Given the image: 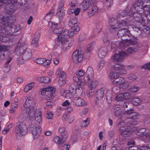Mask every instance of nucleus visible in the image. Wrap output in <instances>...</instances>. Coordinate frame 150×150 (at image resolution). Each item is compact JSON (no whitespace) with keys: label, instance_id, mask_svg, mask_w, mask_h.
Instances as JSON below:
<instances>
[{"label":"nucleus","instance_id":"obj_25","mask_svg":"<svg viewBox=\"0 0 150 150\" xmlns=\"http://www.w3.org/2000/svg\"><path fill=\"white\" fill-rule=\"evenodd\" d=\"M129 32V31L127 29L123 28L118 30L117 35L119 37H122L125 35H128Z\"/></svg>","mask_w":150,"mask_h":150},{"label":"nucleus","instance_id":"obj_7","mask_svg":"<svg viewBox=\"0 0 150 150\" xmlns=\"http://www.w3.org/2000/svg\"><path fill=\"white\" fill-rule=\"evenodd\" d=\"M59 79L58 83L60 86H62L66 83V76L65 72L63 71L62 69L59 68L56 73Z\"/></svg>","mask_w":150,"mask_h":150},{"label":"nucleus","instance_id":"obj_51","mask_svg":"<svg viewBox=\"0 0 150 150\" xmlns=\"http://www.w3.org/2000/svg\"><path fill=\"white\" fill-rule=\"evenodd\" d=\"M143 140L146 142H147L148 141H150V133L147 134V135H143L142 136Z\"/></svg>","mask_w":150,"mask_h":150},{"label":"nucleus","instance_id":"obj_12","mask_svg":"<svg viewBox=\"0 0 150 150\" xmlns=\"http://www.w3.org/2000/svg\"><path fill=\"white\" fill-rule=\"evenodd\" d=\"M20 45V44L18 42L15 50L16 53L18 55H23L26 51V45L24 43Z\"/></svg>","mask_w":150,"mask_h":150},{"label":"nucleus","instance_id":"obj_27","mask_svg":"<svg viewBox=\"0 0 150 150\" xmlns=\"http://www.w3.org/2000/svg\"><path fill=\"white\" fill-rule=\"evenodd\" d=\"M139 47L138 46H137L135 47H130L127 49V51L128 53L132 54L138 52L139 49Z\"/></svg>","mask_w":150,"mask_h":150},{"label":"nucleus","instance_id":"obj_3","mask_svg":"<svg viewBox=\"0 0 150 150\" xmlns=\"http://www.w3.org/2000/svg\"><path fill=\"white\" fill-rule=\"evenodd\" d=\"M69 33V31L68 30H65L60 36H58V39L57 44L61 47L63 52L66 51L69 47V42L67 39Z\"/></svg>","mask_w":150,"mask_h":150},{"label":"nucleus","instance_id":"obj_19","mask_svg":"<svg viewBox=\"0 0 150 150\" xmlns=\"http://www.w3.org/2000/svg\"><path fill=\"white\" fill-rule=\"evenodd\" d=\"M51 27L53 30V32L54 33L57 34H60L63 31L62 28L60 27H57V24H52Z\"/></svg>","mask_w":150,"mask_h":150},{"label":"nucleus","instance_id":"obj_22","mask_svg":"<svg viewBox=\"0 0 150 150\" xmlns=\"http://www.w3.org/2000/svg\"><path fill=\"white\" fill-rule=\"evenodd\" d=\"M125 68V65L122 64H116L113 66V69L115 71L124 70Z\"/></svg>","mask_w":150,"mask_h":150},{"label":"nucleus","instance_id":"obj_11","mask_svg":"<svg viewBox=\"0 0 150 150\" xmlns=\"http://www.w3.org/2000/svg\"><path fill=\"white\" fill-rule=\"evenodd\" d=\"M121 136H120V138L123 136L125 137L129 136L131 133L130 127L129 126H125L120 128Z\"/></svg>","mask_w":150,"mask_h":150},{"label":"nucleus","instance_id":"obj_5","mask_svg":"<svg viewBox=\"0 0 150 150\" xmlns=\"http://www.w3.org/2000/svg\"><path fill=\"white\" fill-rule=\"evenodd\" d=\"M129 21L127 18L122 20V21L120 22L118 24L119 27H116V25L118 22V21L114 18H112L109 21V25L111 28L116 31L118 30L120 28L126 25L128 23Z\"/></svg>","mask_w":150,"mask_h":150},{"label":"nucleus","instance_id":"obj_52","mask_svg":"<svg viewBox=\"0 0 150 150\" xmlns=\"http://www.w3.org/2000/svg\"><path fill=\"white\" fill-rule=\"evenodd\" d=\"M90 121L88 118L85 120H84L81 124V127H86L89 123Z\"/></svg>","mask_w":150,"mask_h":150},{"label":"nucleus","instance_id":"obj_61","mask_svg":"<svg viewBox=\"0 0 150 150\" xmlns=\"http://www.w3.org/2000/svg\"><path fill=\"white\" fill-rule=\"evenodd\" d=\"M7 50V47L6 46L0 44V52H4Z\"/></svg>","mask_w":150,"mask_h":150},{"label":"nucleus","instance_id":"obj_28","mask_svg":"<svg viewBox=\"0 0 150 150\" xmlns=\"http://www.w3.org/2000/svg\"><path fill=\"white\" fill-rule=\"evenodd\" d=\"M123 42L125 44V46H128L129 45H134L137 44V42L136 40L134 39H126L124 40Z\"/></svg>","mask_w":150,"mask_h":150},{"label":"nucleus","instance_id":"obj_63","mask_svg":"<svg viewBox=\"0 0 150 150\" xmlns=\"http://www.w3.org/2000/svg\"><path fill=\"white\" fill-rule=\"evenodd\" d=\"M40 36V33L38 32H36L34 35V38L33 39L37 40L38 41Z\"/></svg>","mask_w":150,"mask_h":150},{"label":"nucleus","instance_id":"obj_59","mask_svg":"<svg viewBox=\"0 0 150 150\" xmlns=\"http://www.w3.org/2000/svg\"><path fill=\"white\" fill-rule=\"evenodd\" d=\"M71 30L74 31L75 33H76L77 32L79 31L80 30L79 27L77 25H76V26H71Z\"/></svg>","mask_w":150,"mask_h":150},{"label":"nucleus","instance_id":"obj_40","mask_svg":"<svg viewBox=\"0 0 150 150\" xmlns=\"http://www.w3.org/2000/svg\"><path fill=\"white\" fill-rule=\"evenodd\" d=\"M95 45L94 42L90 43L87 47V50L86 52H90L93 49L94 46Z\"/></svg>","mask_w":150,"mask_h":150},{"label":"nucleus","instance_id":"obj_33","mask_svg":"<svg viewBox=\"0 0 150 150\" xmlns=\"http://www.w3.org/2000/svg\"><path fill=\"white\" fill-rule=\"evenodd\" d=\"M114 112L115 116L119 117L122 113V111L120 107L115 108L114 110Z\"/></svg>","mask_w":150,"mask_h":150},{"label":"nucleus","instance_id":"obj_14","mask_svg":"<svg viewBox=\"0 0 150 150\" xmlns=\"http://www.w3.org/2000/svg\"><path fill=\"white\" fill-rule=\"evenodd\" d=\"M41 129L39 126H35L32 128V133L33 138L35 139L38 138L41 132Z\"/></svg>","mask_w":150,"mask_h":150},{"label":"nucleus","instance_id":"obj_49","mask_svg":"<svg viewBox=\"0 0 150 150\" xmlns=\"http://www.w3.org/2000/svg\"><path fill=\"white\" fill-rule=\"evenodd\" d=\"M40 81L44 83H47L50 82V79L48 77H42L40 78Z\"/></svg>","mask_w":150,"mask_h":150},{"label":"nucleus","instance_id":"obj_29","mask_svg":"<svg viewBox=\"0 0 150 150\" xmlns=\"http://www.w3.org/2000/svg\"><path fill=\"white\" fill-rule=\"evenodd\" d=\"M98 11L97 7L96 6H93L91 8L90 11L88 13L89 17L97 14L98 12Z\"/></svg>","mask_w":150,"mask_h":150},{"label":"nucleus","instance_id":"obj_10","mask_svg":"<svg viewBox=\"0 0 150 150\" xmlns=\"http://www.w3.org/2000/svg\"><path fill=\"white\" fill-rule=\"evenodd\" d=\"M142 12H141V10L140 9L138 10H137V12H134L132 13L131 16H133L135 20L138 22H144V19L142 17Z\"/></svg>","mask_w":150,"mask_h":150},{"label":"nucleus","instance_id":"obj_60","mask_svg":"<svg viewBox=\"0 0 150 150\" xmlns=\"http://www.w3.org/2000/svg\"><path fill=\"white\" fill-rule=\"evenodd\" d=\"M124 96V99L126 100H127L130 98L131 97L130 94L129 93L126 92L124 94L123 93Z\"/></svg>","mask_w":150,"mask_h":150},{"label":"nucleus","instance_id":"obj_24","mask_svg":"<svg viewBox=\"0 0 150 150\" xmlns=\"http://www.w3.org/2000/svg\"><path fill=\"white\" fill-rule=\"evenodd\" d=\"M59 132L61 134V137L64 138V140H66L68 137L67 132L65 130L64 128L63 127H60L59 129Z\"/></svg>","mask_w":150,"mask_h":150},{"label":"nucleus","instance_id":"obj_56","mask_svg":"<svg viewBox=\"0 0 150 150\" xmlns=\"http://www.w3.org/2000/svg\"><path fill=\"white\" fill-rule=\"evenodd\" d=\"M53 114L50 111H47L45 115L46 117L49 119H52L53 118Z\"/></svg>","mask_w":150,"mask_h":150},{"label":"nucleus","instance_id":"obj_55","mask_svg":"<svg viewBox=\"0 0 150 150\" xmlns=\"http://www.w3.org/2000/svg\"><path fill=\"white\" fill-rule=\"evenodd\" d=\"M116 100H121L124 99L123 93H120L118 94L116 97Z\"/></svg>","mask_w":150,"mask_h":150},{"label":"nucleus","instance_id":"obj_26","mask_svg":"<svg viewBox=\"0 0 150 150\" xmlns=\"http://www.w3.org/2000/svg\"><path fill=\"white\" fill-rule=\"evenodd\" d=\"M42 114L41 112H39L36 114L35 116V122L37 124H38L41 122L42 121Z\"/></svg>","mask_w":150,"mask_h":150},{"label":"nucleus","instance_id":"obj_37","mask_svg":"<svg viewBox=\"0 0 150 150\" xmlns=\"http://www.w3.org/2000/svg\"><path fill=\"white\" fill-rule=\"evenodd\" d=\"M34 86L33 83L32 82L26 85L24 88V91L25 92H28L30 90H31L33 87Z\"/></svg>","mask_w":150,"mask_h":150},{"label":"nucleus","instance_id":"obj_43","mask_svg":"<svg viewBox=\"0 0 150 150\" xmlns=\"http://www.w3.org/2000/svg\"><path fill=\"white\" fill-rule=\"evenodd\" d=\"M73 94L72 93H71L69 90H66L65 91L64 97L67 98H70L72 97Z\"/></svg>","mask_w":150,"mask_h":150},{"label":"nucleus","instance_id":"obj_13","mask_svg":"<svg viewBox=\"0 0 150 150\" xmlns=\"http://www.w3.org/2000/svg\"><path fill=\"white\" fill-rule=\"evenodd\" d=\"M74 105L76 106H83L87 105L86 103L82 98L79 97L74 98L72 101Z\"/></svg>","mask_w":150,"mask_h":150},{"label":"nucleus","instance_id":"obj_53","mask_svg":"<svg viewBox=\"0 0 150 150\" xmlns=\"http://www.w3.org/2000/svg\"><path fill=\"white\" fill-rule=\"evenodd\" d=\"M132 114V116L130 117L129 116V118L135 120L137 119L139 115V114L136 112H133Z\"/></svg>","mask_w":150,"mask_h":150},{"label":"nucleus","instance_id":"obj_2","mask_svg":"<svg viewBox=\"0 0 150 150\" xmlns=\"http://www.w3.org/2000/svg\"><path fill=\"white\" fill-rule=\"evenodd\" d=\"M1 21L3 22V23L7 26L6 28V32L8 35H11L15 32H18L21 28V27L19 25H12L15 22L14 18L9 15L8 16H4L1 19Z\"/></svg>","mask_w":150,"mask_h":150},{"label":"nucleus","instance_id":"obj_42","mask_svg":"<svg viewBox=\"0 0 150 150\" xmlns=\"http://www.w3.org/2000/svg\"><path fill=\"white\" fill-rule=\"evenodd\" d=\"M47 93V94H50V93H53L54 94L55 91V89L54 87L53 86H49L45 88Z\"/></svg>","mask_w":150,"mask_h":150},{"label":"nucleus","instance_id":"obj_16","mask_svg":"<svg viewBox=\"0 0 150 150\" xmlns=\"http://www.w3.org/2000/svg\"><path fill=\"white\" fill-rule=\"evenodd\" d=\"M92 0H84L81 4L80 7L81 9L85 11L88 9L90 6Z\"/></svg>","mask_w":150,"mask_h":150},{"label":"nucleus","instance_id":"obj_23","mask_svg":"<svg viewBox=\"0 0 150 150\" xmlns=\"http://www.w3.org/2000/svg\"><path fill=\"white\" fill-rule=\"evenodd\" d=\"M26 128L25 125L23 124L17 125L15 129V132L23 133L24 130Z\"/></svg>","mask_w":150,"mask_h":150},{"label":"nucleus","instance_id":"obj_48","mask_svg":"<svg viewBox=\"0 0 150 150\" xmlns=\"http://www.w3.org/2000/svg\"><path fill=\"white\" fill-rule=\"evenodd\" d=\"M64 10H58V11L56 13V15L59 18H61V19L63 17L64 15Z\"/></svg>","mask_w":150,"mask_h":150},{"label":"nucleus","instance_id":"obj_41","mask_svg":"<svg viewBox=\"0 0 150 150\" xmlns=\"http://www.w3.org/2000/svg\"><path fill=\"white\" fill-rule=\"evenodd\" d=\"M77 20L75 18H73L70 21L69 25L70 27L73 26L77 24Z\"/></svg>","mask_w":150,"mask_h":150},{"label":"nucleus","instance_id":"obj_30","mask_svg":"<svg viewBox=\"0 0 150 150\" xmlns=\"http://www.w3.org/2000/svg\"><path fill=\"white\" fill-rule=\"evenodd\" d=\"M83 92L82 85L81 84H78L76 86L75 90V93L77 96H80Z\"/></svg>","mask_w":150,"mask_h":150},{"label":"nucleus","instance_id":"obj_1","mask_svg":"<svg viewBox=\"0 0 150 150\" xmlns=\"http://www.w3.org/2000/svg\"><path fill=\"white\" fill-rule=\"evenodd\" d=\"M35 104L34 99L31 97H28L21 110V115L23 119H32L33 117L36 112L34 106Z\"/></svg>","mask_w":150,"mask_h":150},{"label":"nucleus","instance_id":"obj_9","mask_svg":"<svg viewBox=\"0 0 150 150\" xmlns=\"http://www.w3.org/2000/svg\"><path fill=\"white\" fill-rule=\"evenodd\" d=\"M83 55L79 50H76L72 54V59L74 62L78 63L83 59Z\"/></svg>","mask_w":150,"mask_h":150},{"label":"nucleus","instance_id":"obj_64","mask_svg":"<svg viewBox=\"0 0 150 150\" xmlns=\"http://www.w3.org/2000/svg\"><path fill=\"white\" fill-rule=\"evenodd\" d=\"M142 68L146 70H150V62L144 65Z\"/></svg>","mask_w":150,"mask_h":150},{"label":"nucleus","instance_id":"obj_54","mask_svg":"<svg viewBox=\"0 0 150 150\" xmlns=\"http://www.w3.org/2000/svg\"><path fill=\"white\" fill-rule=\"evenodd\" d=\"M127 14V13L125 11H122L117 14V18H119V16H121L122 17H123L126 16Z\"/></svg>","mask_w":150,"mask_h":150},{"label":"nucleus","instance_id":"obj_31","mask_svg":"<svg viewBox=\"0 0 150 150\" xmlns=\"http://www.w3.org/2000/svg\"><path fill=\"white\" fill-rule=\"evenodd\" d=\"M139 9L142 13L144 11L145 13L147 12L150 14V3L145 5L143 7L142 6L141 8H139Z\"/></svg>","mask_w":150,"mask_h":150},{"label":"nucleus","instance_id":"obj_17","mask_svg":"<svg viewBox=\"0 0 150 150\" xmlns=\"http://www.w3.org/2000/svg\"><path fill=\"white\" fill-rule=\"evenodd\" d=\"M150 28L149 27L146 25L141 24L138 28H135V30L137 32H142V31L146 33H147L148 31H150Z\"/></svg>","mask_w":150,"mask_h":150},{"label":"nucleus","instance_id":"obj_8","mask_svg":"<svg viewBox=\"0 0 150 150\" xmlns=\"http://www.w3.org/2000/svg\"><path fill=\"white\" fill-rule=\"evenodd\" d=\"M126 53L124 52H120L115 54L112 57V60L113 62H121L124 59V57Z\"/></svg>","mask_w":150,"mask_h":150},{"label":"nucleus","instance_id":"obj_20","mask_svg":"<svg viewBox=\"0 0 150 150\" xmlns=\"http://www.w3.org/2000/svg\"><path fill=\"white\" fill-rule=\"evenodd\" d=\"M96 98L97 100H101L104 96V91L103 88H101L97 91L95 93Z\"/></svg>","mask_w":150,"mask_h":150},{"label":"nucleus","instance_id":"obj_57","mask_svg":"<svg viewBox=\"0 0 150 150\" xmlns=\"http://www.w3.org/2000/svg\"><path fill=\"white\" fill-rule=\"evenodd\" d=\"M64 2L63 0H61L59 4L58 7V10H63L64 6Z\"/></svg>","mask_w":150,"mask_h":150},{"label":"nucleus","instance_id":"obj_18","mask_svg":"<svg viewBox=\"0 0 150 150\" xmlns=\"http://www.w3.org/2000/svg\"><path fill=\"white\" fill-rule=\"evenodd\" d=\"M108 50L106 47H101L98 52V55L100 58L105 57L107 54Z\"/></svg>","mask_w":150,"mask_h":150},{"label":"nucleus","instance_id":"obj_34","mask_svg":"<svg viewBox=\"0 0 150 150\" xmlns=\"http://www.w3.org/2000/svg\"><path fill=\"white\" fill-rule=\"evenodd\" d=\"M125 80L122 77H119L118 76V78L114 80V81L117 84H122L125 85V83H124Z\"/></svg>","mask_w":150,"mask_h":150},{"label":"nucleus","instance_id":"obj_44","mask_svg":"<svg viewBox=\"0 0 150 150\" xmlns=\"http://www.w3.org/2000/svg\"><path fill=\"white\" fill-rule=\"evenodd\" d=\"M113 0H105L104 4L107 7H110L112 5Z\"/></svg>","mask_w":150,"mask_h":150},{"label":"nucleus","instance_id":"obj_35","mask_svg":"<svg viewBox=\"0 0 150 150\" xmlns=\"http://www.w3.org/2000/svg\"><path fill=\"white\" fill-rule=\"evenodd\" d=\"M54 13L52 10L50 11L49 12L46 13L45 16V19L48 21H50L51 19L53 16Z\"/></svg>","mask_w":150,"mask_h":150},{"label":"nucleus","instance_id":"obj_15","mask_svg":"<svg viewBox=\"0 0 150 150\" xmlns=\"http://www.w3.org/2000/svg\"><path fill=\"white\" fill-rule=\"evenodd\" d=\"M86 74H87V76L84 77V79L85 81L89 82L93 78V71L92 68L90 67H88Z\"/></svg>","mask_w":150,"mask_h":150},{"label":"nucleus","instance_id":"obj_62","mask_svg":"<svg viewBox=\"0 0 150 150\" xmlns=\"http://www.w3.org/2000/svg\"><path fill=\"white\" fill-rule=\"evenodd\" d=\"M85 74L84 71L82 70H80L78 72H77L76 74L77 76L80 77L83 76Z\"/></svg>","mask_w":150,"mask_h":150},{"label":"nucleus","instance_id":"obj_47","mask_svg":"<svg viewBox=\"0 0 150 150\" xmlns=\"http://www.w3.org/2000/svg\"><path fill=\"white\" fill-rule=\"evenodd\" d=\"M38 41L37 40L33 39L31 43V45L35 48L37 47L39 45Z\"/></svg>","mask_w":150,"mask_h":150},{"label":"nucleus","instance_id":"obj_45","mask_svg":"<svg viewBox=\"0 0 150 150\" xmlns=\"http://www.w3.org/2000/svg\"><path fill=\"white\" fill-rule=\"evenodd\" d=\"M147 129L145 128H143L141 129L138 130V133H139V134H138V135H141L143 134L144 135H147V132H146L147 131Z\"/></svg>","mask_w":150,"mask_h":150},{"label":"nucleus","instance_id":"obj_32","mask_svg":"<svg viewBox=\"0 0 150 150\" xmlns=\"http://www.w3.org/2000/svg\"><path fill=\"white\" fill-rule=\"evenodd\" d=\"M64 138L62 137L60 138L59 137L55 136L53 139L54 142L59 144H63L66 140H64Z\"/></svg>","mask_w":150,"mask_h":150},{"label":"nucleus","instance_id":"obj_58","mask_svg":"<svg viewBox=\"0 0 150 150\" xmlns=\"http://www.w3.org/2000/svg\"><path fill=\"white\" fill-rule=\"evenodd\" d=\"M16 138L18 139H19L23 136V133L15 132Z\"/></svg>","mask_w":150,"mask_h":150},{"label":"nucleus","instance_id":"obj_50","mask_svg":"<svg viewBox=\"0 0 150 150\" xmlns=\"http://www.w3.org/2000/svg\"><path fill=\"white\" fill-rule=\"evenodd\" d=\"M54 96L53 93H50V94H47L44 96V98L47 100H51L52 98V97Z\"/></svg>","mask_w":150,"mask_h":150},{"label":"nucleus","instance_id":"obj_38","mask_svg":"<svg viewBox=\"0 0 150 150\" xmlns=\"http://www.w3.org/2000/svg\"><path fill=\"white\" fill-rule=\"evenodd\" d=\"M76 0H70L69 6H70L71 10L75 9L76 8Z\"/></svg>","mask_w":150,"mask_h":150},{"label":"nucleus","instance_id":"obj_46","mask_svg":"<svg viewBox=\"0 0 150 150\" xmlns=\"http://www.w3.org/2000/svg\"><path fill=\"white\" fill-rule=\"evenodd\" d=\"M132 103L135 105H140L141 103V100L138 98H135L132 100Z\"/></svg>","mask_w":150,"mask_h":150},{"label":"nucleus","instance_id":"obj_36","mask_svg":"<svg viewBox=\"0 0 150 150\" xmlns=\"http://www.w3.org/2000/svg\"><path fill=\"white\" fill-rule=\"evenodd\" d=\"M119 73L118 72H112L110 74L109 78L110 79H115L119 76Z\"/></svg>","mask_w":150,"mask_h":150},{"label":"nucleus","instance_id":"obj_6","mask_svg":"<svg viewBox=\"0 0 150 150\" xmlns=\"http://www.w3.org/2000/svg\"><path fill=\"white\" fill-rule=\"evenodd\" d=\"M86 81L89 84L86 93L88 96L90 98L93 96L94 90L98 84V82L96 80L92 79L89 82H88L87 81Z\"/></svg>","mask_w":150,"mask_h":150},{"label":"nucleus","instance_id":"obj_4","mask_svg":"<svg viewBox=\"0 0 150 150\" xmlns=\"http://www.w3.org/2000/svg\"><path fill=\"white\" fill-rule=\"evenodd\" d=\"M27 2V0H0V3H8L5 7L6 10L8 11H11L15 5L21 6L26 4Z\"/></svg>","mask_w":150,"mask_h":150},{"label":"nucleus","instance_id":"obj_21","mask_svg":"<svg viewBox=\"0 0 150 150\" xmlns=\"http://www.w3.org/2000/svg\"><path fill=\"white\" fill-rule=\"evenodd\" d=\"M32 51L28 49L25 51L22 55V58L25 60H27L30 58L31 56Z\"/></svg>","mask_w":150,"mask_h":150},{"label":"nucleus","instance_id":"obj_39","mask_svg":"<svg viewBox=\"0 0 150 150\" xmlns=\"http://www.w3.org/2000/svg\"><path fill=\"white\" fill-rule=\"evenodd\" d=\"M141 6H140L139 4L137 3H134L133 4L131 7V10L132 11L134 9L135 10L137 11V10H139V8H141V7H140Z\"/></svg>","mask_w":150,"mask_h":150}]
</instances>
